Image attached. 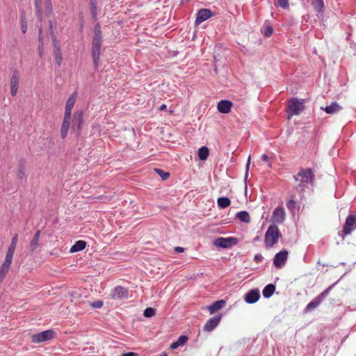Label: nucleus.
Instances as JSON below:
<instances>
[{
    "label": "nucleus",
    "mask_w": 356,
    "mask_h": 356,
    "mask_svg": "<svg viewBox=\"0 0 356 356\" xmlns=\"http://www.w3.org/2000/svg\"><path fill=\"white\" fill-rule=\"evenodd\" d=\"M17 240H18V235L16 234H15L13 236L9 247L15 249L16 248V245H17Z\"/></svg>",
    "instance_id": "79ce46f5"
},
{
    "label": "nucleus",
    "mask_w": 356,
    "mask_h": 356,
    "mask_svg": "<svg viewBox=\"0 0 356 356\" xmlns=\"http://www.w3.org/2000/svg\"><path fill=\"white\" fill-rule=\"evenodd\" d=\"M41 33H42V30L40 29V31H39V42H40V45H42V38L41 36Z\"/></svg>",
    "instance_id": "864d4df0"
},
{
    "label": "nucleus",
    "mask_w": 356,
    "mask_h": 356,
    "mask_svg": "<svg viewBox=\"0 0 356 356\" xmlns=\"http://www.w3.org/2000/svg\"><path fill=\"white\" fill-rule=\"evenodd\" d=\"M226 304L225 300H219L213 302L211 305L209 306L208 309L211 314L216 313V312L221 309Z\"/></svg>",
    "instance_id": "412c9836"
},
{
    "label": "nucleus",
    "mask_w": 356,
    "mask_h": 356,
    "mask_svg": "<svg viewBox=\"0 0 356 356\" xmlns=\"http://www.w3.org/2000/svg\"><path fill=\"white\" fill-rule=\"evenodd\" d=\"M17 176H18L19 179H23L25 177L24 165V164L21 163L19 165Z\"/></svg>",
    "instance_id": "4c0bfd02"
},
{
    "label": "nucleus",
    "mask_w": 356,
    "mask_h": 356,
    "mask_svg": "<svg viewBox=\"0 0 356 356\" xmlns=\"http://www.w3.org/2000/svg\"><path fill=\"white\" fill-rule=\"evenodd\" d=\"M260 298V291L258 289H252L246 293L244 300L248 304H254Z\"/></svg>",
    "instance_id": "2eb2a0df"
},
{
    "label": "nucleus",
    "mask_w": 356,
    "mask_h": 356,
    "mask_svg": "<svg viewBox=\"0 0 356 356\" xmlns=\"http://www.w3.org/2000/svg\"><path fill=\"white\" fill-rule=\"evenodd\" d=\"M156 172L161 177L162 180H166L170 177V173L164 172L159 168H155Z\"/></svg>",
    "instance_id": "72a5a7b5"
},
{
    "label": "nucleus",
    "mask_w": 356,
    "mask_h": 356,
    "mask_svg": "<svg viewBox=\"0 0 356 356\" xmlns=\"http://www.w3.org/2000/svg\"><path fill=\"white\" fill-rule=\"evenodd\" d=\"M166 108H167V106L163 104L160 106L159 109V111H163L166 110Z\"/></svg>",
    "instance_id": "5fc2aeb1"
},
{
    "label": "nucleus",
    "mask_w": 356,
    "mask_h": 356,
    "mask_svg": "<svg viewBox=\"0 0 356 356\" xmlns=\"http://www.w3.org/2000/svg\"><path fill=\"white\" fill-rule=\"evenodd\" d=\"M238 243V239L236 237H218L213 241V245L216 247L221 248L223 249H228Z\"/></svg>",
    "instance_id": "423d86ee"
},
{
    "label": "nucleus",
    "mask_w": 356,
    "mask_h": 356,
    "mask_svg": "<svg viewBox=\"0 0 356 356\" xmlns=\"http://www.w3.org/2000/svg\"><path fill=\"white\" fill-rule=\"evenodd\" d=\"M275 291V285L273 284H267L263 289L262 293L265 298H270Z\"/></svg>",
    "instance_id": "a878e982"
},
{
    "label": "nucleus",
    "mask_w": 356,
    "mask_h": 356,
    "mask_svg": "<svg viewBox=\"0 0 356 356\" xmlns=\"http://www.w3.org/2000/svg\"><path fill=\"white\" fill-rule=\"evenodd\" d=\"M222 318V314H218L212 318H210L205 325H204L203 330L206 332L213 331L220 323Z\"/></svg>",
    "instance_id": "ddd939ff"
},
{
    "label": "nucleus",
    "mask_w": 356,
    "mask_h": 356,
    "mask_svg": "<svg viewBox=\"0 0 356 356\" xmlns=\"http://www.w3.org/2000/svg\"><path fill=\"white\" fill-rule=\"evenodd\" d=\"M104 302L102 300H97L90 303V306L95 309H100L102 307Z\"/></svg>",
    "instance_id": "58836bf2"
},
{
    "label": "nucleus",
    "mask_w": 356,
    "mask_h": 356,
    "mask_svg": "<svg viewBox=\"0 0 356 356\" xmlns=\"http://www.w3.org/2000/svg\"><path fill=\"white\" fill-rule=\"evenodd\" d=\"M42 45H39V48H38L39 55H40V57L42 56V54H43V49L42 48Z\"/></svg>",
    "instance_id": "4d7b16f0"
},
{
    "label": "nucleus",
    "mask_w": 356,
    "mask_h": 356,
    "mask_svg": "<svg viewBox=\"0 0 356 356\" xmlns=\"http://www.w3.org/2000/svg\"><path fill=\"white\" fill-rule=\"evenodd\" d=\"M188 340L186 335H181L176 341L179 346H184Z\"/></svg>",
    "instance_id": "c9c22d12"
},
{
    "label": "nucleus",
    "mask_w": 356,
    "mask_h": 356,
    "mask_svg": "<svg viewBox=\"0 0 356 356\" xmlns=\"http://www.w3.org/2000/svg\"><path fill=\"white\" fill-rule=\"evenodd\" d=\"M86 246V242L82 240H79L75 242V243L71 247L70 252H77L83 250Z\"/></svg>",
    "instance_id": "bb28decb"
},
{
    "label": "nucleus",
    "mask_w": 356,
    "mask_h": 356,
    "mask_svg": "<svg viewBox=\"0 0 356 356\" xmlns=\"http://www.w3.org/2000/svg\"><path fill=\"white\" fill-rule=\"evenodd\" d=\"M264 259L263 256L261 254H257L254 255V261L257 263H261Z\"/></svg>",
    "instance_id": "37998d69"
},
{
    "label": "nucleus",
    "mask_w": 356,
    "mask_h": 356,
    "mask_svg": "<svg viewBox=\"0 0 356 356\" xmlns=\"http://www.w3.org/2000/svg\"><path fill=\"white\" fill-rule=\"evenodd\" d=\"M77 97V92L74 91L67 99L65 104V110L64 116L72 118V110L74 106Z\"/></svg>",
    "instance_id": "f3484780"
},
{
    "label": "nucleus",
    "mask_w": 356,
    "mask_h": 356,
    "mask_svg": "<svg viewBox=\"0 0 356 356\" xmlns=\"http://www.w3.org/2000/svg\"><path fill=\"white\" fill-rule=\"evenodd\" d=\"M209 149L205 146L201 147L198 149V157L201 161L206 160L209 156Z\"/></svg>",
    "instance_id": "7c9ffc66"
},
{
    "label": "nucleus",
    "mask_w": 356,
    "mask_h": 356,
    "mask_svg": "<svg viewBox=\"0 0 356 356\" xmlns=\"http://www.w3.org/2000/svg\"><path fill=\"white\" fill-rule=\"evenodd\" d=\"M285 219V211L282 207L275 208L271 216V220L277 224H282Z\"/></svg>",
    "instance_id": "dca6fc26"
},
{
    "label": "nucleus",
    "mask_w": 356,
    "mask_h": 356,
    "mask_svg": "<svg viewBox=\"0 0 356 356\" xmlns=\"http://www.w3.org/2000/svg\"><path fill=\"white\" fill-rule=\"evenodd\" d=\"M156 314V309L152 307H147L145 309L143 315L147 318H151Z\"/></svg>",
    "instance_id": "473e14b6"
},
{
    "label": "nucleus",
    "mask_w": 356,
    "mask_h": 356,
    "mask_svg": "<svg viewBox=\"0 0 356 356\" xmlns=\"http://www.w3.org/2000/svg\"><path fill=\"white\" fill-rule=\"evenodd\" d=\"M286 207L292 213H293L296 210H298L300 206L295 200V197L293 195L291 196L290 200L286 202Z\"/></svg>",
    "instance_id": "cd10ccee"
},
{
    "label": "nucleus",
    "mask_w": 356,
    "mask_h": 356,
    "mask_svg": "<svg viewBox=\"0 0 356 356\" xmlns=\"http://www.w3.org/2000/svg\"><path fill=\"white\" fill-rule=\"evenodd\" d=\"M261 32L265 37H270L273 33V28L270 25L263 26Z\"/></svg>",
    "instance_id": "2f4dec72"
},
{
    "label": "nucleus",
    "mask_w": 356,
    "mask_h": 356,
    "mask_svg": "<svg viewBox=\"0 0 356 356\" xmlns=\"http://www.w3.org/2000/svg\"><path fill=\"white\" fill-rule=\"evenodd\" d=\"M40 3V0H35V8H36V15L39 18H40L41 15H42Z\"/></svg>",
    "instance_id": "a19ab883"
},
{
    "label": "nucleus",
    "mask_w": 356,
    "mask_h": 356,
    "mask_svg": "<svg viewBox=\"0 0 356 356\" xmlns=\"http://www.w3.org/2000/svg\"><path fill=\"white\" fill-rule=\"evenodd\" d=\"M261 159H262L264 161L267 162V161H268V160H269V157H268V156L267 154H263V155L261 156Z\"/></svg>",
    "instance_id": "09e8293b"
},
{
    "label": "nucleus",
    "mask_w": 356,
    "mask_h": 356,
    "mask_svg": "<svg viewBox=\"0 0 356 356\" xmlns=\"http://www.w3.org/2000/svg\"><path fill=\"white\" fill-rule=\"evenodd\" d=\"M233 104L229 100L222 99L218 103V110L220 113L227 114L231 111Z\"/></svg>",
    "instance_id": "a211bd4d"
},
{
    "label": "nucleus",
    "mask_w": 356,
    "mask_h": 356,
    "mask_svg": "<svg viewBox=\"0 0 356 356\" xmlns=\"http://www.w3.org/2000/svg\"><path fill=\"white\" fill-rule=\"evenodd\" d=\"M250 164V156H249V157H248V162H247V164L245 166V170H246L245 177H247L248 175Z\"/></svg>",
    "instance_id": "c03bdc74"
},
{
    "label": "nucleus",
    "mask_w": 356,
    "mask_h": 356,
    "mask_svg": "<svg viewBox=\"0 0 356 356\" xmlns=\"http://www.w3.org/2000/svg\"><path fill=\"white\" fill-rule=\"evenodd\" d=\"M83 113L81 110L74 112L72 120V129L74 132L79 134L83 123Z\"/></svg>",
    "instance_id": "6e6552de"
},
{
    "label": "nucleus",
    "mask_w": 356,
    "mask_h": 356,
    "mask_svg": "<svg viewBox=\"0 0 356 356\" xmlns=\"http://www.w3.org/2000/svg\"><path fill=\"white\" fill-rule=\"evenodd\" d=\"M19 80V72L17 70H14L10 77V94L13 97L17 95Z\"/></svg>",
    "instance_id": "f8f14e48"
},
{
    "label": "nucleus",
    "mask_w": 356,
    "mask_h": 356,
    "mask_svg": "<svg viewBox=\"0 0 356 356\" xmlns=\"http://www.w3.org/2000/svg\"><path fill=\"white\" fill-rule=\"evenodd\" d=\"M54 55L58 67H60L62 63L63 56L60 47L55 42L54 44Z\"/></svg>",
    "instance_id": "5701e85b"
},
{
    "label": "nucleus",
    "mask_w": 356,
    "mask_h": 356,
    "mask_svg": "<svg viewBox=\"0 0 356 356\" xmlns=\"http://www.w3.org/2000/svg\"><path fill=\"white\" fill-rule=\"evenodd\" d=\"M56 335V332L53 330H47L36 334L31 337V341L35 343L45 342L52 339Z\"/></svg>",
    "instance_id": "0eeeda50"
},
{
    "label": "nucleus",
    "mask_w": 356,
    "mask_h": 356,
    "mask_svg": "<svg viewBox=\"0 0 356 356\" xmlns=\"http://www.w3.org/2000/svg\"><path fill=\"white\" fill-rule=\"evenodd\" d=\"M312 5L318 14H323L324 13V2L323 0H311Z\"/></svg>",
    "instance_id": "393cba45"
},
{
    "label": "nucleus",
    "mask_w": 356,
    "mask_h": 356,
    "mask_svg": "<svg viewBox=\"0 0 356 356\" xmlns=\"http://www.w3.org/2000/svg\"><path fill=\"white\" fill-rule=\"evenodd\" d=\"M26 29H27L26 23V22H22V32H23L24 33H26Z\"/></svg>",
    "instance_id": "49530a36"
},
{
    "label": "nucleus",
    "mask_w": 356,
    "mask_h": 356,
    "mask_svg": "<svg viewBox=\"0 0 356 356\" xmlns=\"http://www.w3.org/2000/svg\"><path fill=\"white\" fill-rule=\"evenodd\" d=\"M289 252L286 249L282 250L280 252H277L273 259V265L277 268H282L288 258Z\"/></svg>",
    "instance_id": "1a4fd4ad"
},
{
    "label": "nucleus",
    "mask_w": 356,
    "mask_h": 356,
    "mask_svg": "<svg viewBox=\"0 0 356 356\" xmlns=\"http://www.w3.org/2000/svg\"><path fill=\"white\" fill-rule=\"evenodd\" d=\"M305 108L304 99L300 101L298 98H291L288 104L287 114L289 118L299 115Z\"/></svg>",
    "instance_id": "20e7f679"
},
{
    "label": "nucleus",
    "mask_w": 356,
    "mask_h": 356,
    "mask_svg": "<svg viewBox=\"0 0 356 356\" xmlns=\"http://www.w3.org/2000/svg\"><path fill=\"white\" fill-rule=\"evenodd\" d=\"M296 181H299L296 189L300 191V199L302 200L304 195L303 192L309 184H312L314 181V175L311 168H301L298 174L294 176Z\"/></svg>",
    "instance_id": "f03ea898"
},
{
    "label": "nucleus",
    "mask_w": 356,
    "mask_h": 356,
    "mask_svg": "<svg viewBox=\"0 0 356 356\" xmlns=\"http://www.w3.org/2000/svg\"><path fill=\"white\" fill-rule=\"evenodd\" d=\"M46 4H47V7L49 9V11H51V6L50 0H47L46 1Z\"/></svg>",
    "instance_id": "6e6d98bb"
},
{
    "label": "nucleus",
    "mask_w": 356,
    "mask_h": 356,
    "mask_svg": "<svg viewBox=\"0 0 356 356\" xmlns=\"http://www.w3.org/2000/svg\"><path fill=\"white\" fill-rule=\"evenodd\" d=\"M213 15V13L211 10L207 8H202L197 11L196 14L195 24L199 25L203 22L207 20Z\"/></svg>",
    "instance_id": "4468645a"
},
{
    "label": "nucleus",
    "mask_w": 356,
    "mask_h": 356,
    "mask_svg": "<svg viewBox=\"0 0 356 356\" xmlns=\"http://www.w3.org/2000/svg\"><path fill=\"white\" fill-rule=\"evenodd\" d=\"M89 4L92 19L96 21L98 15L97 0H89Z\"/></svg>",
    "instance_id": "b1692460"
},
{
    "label": "nucleus",
    "mask_w": 356,
    "mask_h": 356,
    "mask_svg": "<svg viewBox=\"0 0 356 356\" xmlns=\"http://www.w3.org/2000/svg\"><path fill=\"white\" fill-rule=\"evenodd\" d=\"M321 108L328 114H334L339 111L341 109V107L337 102H332L330 105L326 106L325 107H321Z\"/></svg>",
    "instance_id": "4be33fe9"
},
{
    "label": "nucleus",
    "mask_w": 356,
    "mask_h": 356,
    "mask_svg": "<svg viewBox=\"0 0 356 356\" xmlns=\"http://www.w3.org/2000/svg\"><path fill=\"white\" fill-rule=\"evenodd\" d=\"M217 204L220 209H225L230 205L231 201L227 197H220L217 200Z\"/></svg>",
    "instance_id": "c756f323"
},
{
    "label": "nucleus",
    "mask_w": 356,
    "mask_h": 356,
    "mask_svg": "<svg viewBox=\"0 0 356 356\" xmlns=\"http://www.w3.org/2000/svg\"><path fill=\"white\" fill-rule=\"evenodd\" d=\"M71 117L64 116L63 121L60 129V136L63 139L65 138L67 136L70 122Z\"/></svg>",
    "instance_id": "6ab92c4d"
},
{
    "label": "nucleus",
    "mask_w": 356,
    "mask_h": 356,
    "mask_svg": "<svg viewBox=\"0 0 356 356\" xmlns=\"http://www.w3.org/2000/svg\"><path fill=\"white\" fill-rule=\"evenodd\" d=\"M355 229H356V215H349L346 218L343 232L346 235H348Z\"/></svg>",
    "instance_id": "9b49d317"
},
{
    "label": "nucleus",
    "mask_w": 356,
    "mask_h": 356,
    "mask_svg": "<svg viewBox=\"0 0 356 356\" xmlns=\"http://www.w3.org/2000/svg\"><path fill=\"white\" fill-rule=\"evenodd\" d=\"M175 250L177 252L181 253V252H183L184 251V248H182V247L177 246V247L175 248Z\"/></svg>",
    "instance_id": "de8ad7c7"
},
{
    "label": "nucleus",
    "mask_w": 356,
    "mask_h": 356,
    "mask_svg": "<svg viewBox=\"0 0 356 356\" xmlns=\"http://www.w3.org/2000/svg\"><path fill=\"white\" fill-rule=\"evenodd\" d=\"M280 236V232L275 225H271L268 227L265 234V245L266 247H272L277 243Z\"/></svg>",
    "instance_id": "7ed1b4c3"
},
{
    "label": "nucleus",
    "mask_w": 356,
    "mask_h": 356,
    "mask_svg": "<svg viewBox=\"0 0 356 356\" xmlns=\"http://www.w3.org/2000/svg\"><path fill=\"white\" fill-rule=\"evenodd\" d=\"M236 217L243 222L248 223L250 221V215L246 211H241L238 212Z\"/></svg>",
    "instance_id": "c85d7f7f"
},
{
    "label": "nucleus",
    "mask_w": 356,
    "mask_h": 356,
    "mask_svg": "<svg viewBox=\"0 0 356 356\" xmlns=\"http://www.w3.org/2000/svg\"><path fill=\"white\" fill-rule=\"evenodd\" d=\"M122 356H136V353L132 352H128L122 355Z\"/></svg>",
    "instance_id": "603ef678"
},
{
    "label": "nucleus",
    "mask_w": 356,
    "mask_h": 356,
    "mask_svg": "<svg viewBox=\"0 0 356 356\" xmlns=\"http://www.w3.org/2000/svg\"><path fill=\"white\" fill-rule=\"evenodd\" d=\"M12 264V259L5 258V260L1 266L0 268V280H3L7 273L8 272V270L10 267V265Z\"/></svg>",
    "instance_id": "aec40b11"
},
{
    "label": "nucleus",
    "mask_w": 356,
    "mask_h": 356,
    "mask_svg": "<svg viewBox=\"0 0 356 356\" xmlns=\"http://www.w3.org/2000/svg\"><path fill=\"white\" fill-rule=\"evenodd\" d=\"M336 284L334 283L326 289H325L323 292H321L318 296L315 297L311 302H309L305 308V312H309L316 308L320 305V304L325 300V298L328 296L330 292L331 291L333 286Z\"/></svg>",
    "instance_id": "39448f33"
},
{
    "label": "nucleus",
    "mask_w": 356,
    "mask_h": 356,
    "mask_svg": "<svg viewBox=\"0 0 356 356\" xmlns=\"http://www.w3.org/2000/svg\"><path fill=\"white\" fill-rule=\"evenodd\" d=\"M15 250V249L8 247V249L7 250L5 258L10 259L13 260Z\"/></svg>",
    "instance_id": "ea45409f"
},
{
    "label": "nucleus",
    "mask_w": 356,
    "mask_h": 356,
    "mask_svg": "<svg viewBox=\"0 0 356 356\" xmlns=\"http://www.w3.org/2000/svg\"><path fill=\"white\" fill-rule=\"evenodd\" d=\"M39 245V239L33 238L31 243L30 247L32 252L35 251Z\"/></svg>",
    "instance_id": "f704fd0d"
},
{
    "label": "nucleus",
    "mask_w": 356,
    "mask_h": 356,
    "mask_svg": "<svg viewBox=\"0 0 356 356\" xmlns=\"http://www.w3.org/2000/svg\"><path fill=\"white\" fill-rule=\"evenodd\" d=\"M40 230H38V231L35 233V234H34V236H33V238H38V239H39V238H40Z\"/></svg>",
    "instance_id": "8fccbe9b"
},
{
    "label": "nucleus",
    "mask_w": 356,
    "mask_h": 356,
    "mask_svg": "<svg viewBox=\"0 0 356 356\" xmlns=\"http://www.w3.org/2000/svg\"><path fill=\"white\" fill-rule=\"evenodd\" d=\"M40 230H38V231L35 233V234H34V236H33V238H38V239H39V238H40Z\"/></svg>",
    "instance_id": "3c124183"
},
{
    "label": "nucleus",
    "mask_w": 356,
    "mask_h": 356,
    "mask_svg": "<svg viewBox=\"0 0 356 356\" xmlns=\"http://www.w3.org/2000/svg\"><path fill=\"white\" fill-rule=\"evenodd\" d=\"M102 45V32L100 24L97 23L93 29V37L92 40L91 56L93 60L95 68L99 65L101 47Z\"/></svg>",
    "instance_id": "f257e3e1"
},
{
    "label": "nucleus",
    "mask_w": 356,
    "mask_h": 356,
    "mask_svg": "<svg viewBox=\"0 0 356 356\" xmlns=\"http://www.w3.org/2000/svg\"><path fill=\"white\" fill-rule=\"evenodd\" d=\"M277 6H280L282 8H286L289 7V0H277V3H275Z\"/></svg>",
    "instance_id": "e433bc0d"
},
{
    "label": "nucleus",
    "mask_w": 356,
    "mask_h": 356,
    "mask_svg": "<svg viewBox=\"0 0 356 356\" xmlns=\"http://www.w3.org/2000/svg\"><path fill=\"white\" fill-rule=\"evenodd\" d=\"M111 296L115 300H122L128 298L129 292L127 288L118 286L111 291Z\"/></svg>",
    "instance_id": "9d476101"
},
{
    "label": "nucleus",
    "mask_w": 356,
    "mask_h": 356,
    "mask_svg": "<svg viewBox=\"0 0 356 356\" xmlns=\"http://www.w3.org/2000/svg\"><path fill=\"white\" fill-rule=\"evenodd\" d=\"M178 347H179V345L177 343V342L175 341L174 342H172L170 345V348L171 349H176Z\"/></svg>",
    "instance_id": "a18cd8bd"
}]
</instances>
